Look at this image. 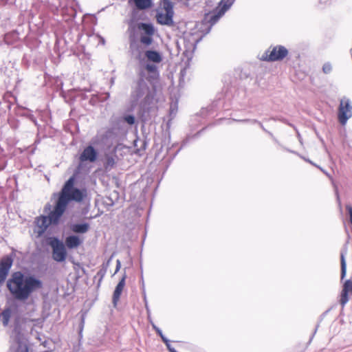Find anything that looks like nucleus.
Masks as SVG:
<instances>
[{
  "instance_id": "6",
  "label": "nucleus",
  "mask_w": 352,
  "mask_h": 352,
  "mask_svg": "<svg viewBox=\"0 0 352 352\" xmlns=\"http://www.w3.org/2000/svg\"><path fill=\"white\" fill-rule=\"evenodd\" d=\"M149 88L147 83L142 79L140 80L132 92L131 97L134 103L139 102L142 99L146 100L149 96Z\"/></svg>"
},
{
  "instance_id": "16",
  "label": "nucleus",
  "mask_w": 352,
  "mask_h": 352,
  "mask_svg": "<svg viewBox=\"0 0 352 352\" xmlns=\"http://www.w3.org/2000/svg\"><path fill=\"white\" fill-rule=\"evenodd\" d=\"M145 56L148 60L155 63H160L162 60L161 54L153 50L146 51L145 52Z\"/></svg>"
},
{
  "instance_id": "32",
  "label": "nucleus",
  "mask_w": 352,
  "mask_h": 352,
  "mask_svg": "<svg viewBox=\"0 0 352 352\" xmlns=\"http://www.w3.org/2000/svg\"><path fill=\"white\" fill-rule=\"evenodd\" d=\"M152 327L155 330V331L157 332V329H159L157 327H156V325L153 323H152Z\"/></svg>"
},
{
  "instance_id": "30",
  "label": "nucleus",
  "mask_w": 352,
  "mask_h": 352,
  "mask_svg": "<svg viewBox=\"0 0 352 352\" xmlns=\"http://www.w3.org/2000/svg\"><path fill=\"white\" fill-rule=\"evenodd\" d=\"M330 0H320V3H322V4H324V3H327V2H329Z\"/></svg>"
},
{
  "instance_id": "7",
  "label": "nucleus",
  "mask_w": 352,
  "mask_h": 352,
  "mask_svg": "<svg viewBox=\"0 0 352 352\" xmlns=\"http://www.w3.org/2000/svg\"><path fill=\"white\" fill-rule=\"evenodd\" d=\"M164 11L157 14V21L162 25H172L173 23V9L171 3L168 1L164 5Z\"/></svg>"
},
{
  "instance_id": "24",
  "label": "nucleus",
  "mask_w": 352,
  "mask_h": 352,
  "mask_svg": "<svg viewBox=\"0 0 352 352\" xmlns=\"http://www.w3.org/2000/svg\"><path fill=\"white\" fill-rule=\"evenodd\" d=\"M157 333L161 337L164 342H168V339L163 335L160 329H157Z\"/></svg>"
},
{
  "instance_id": "10",
  "label": "nucleus",
  "mask_w": 352,
  "mask_h": 352,
  "mask_svg": "<svg viewBox=\"0 0 352 352\" xmlns=\"http://www.w3.org/2000/svg\"><path fill=\"white\" fill-rule=\"evenodd\" d=\"M265 54V56L263 57V60L277 61L283 60L288 54V51L284 46L278 45L269 49Z\"/></svg>"
},
{
  "instance_id": "9",
  "label": "nucleus",
  "mask_w": 352,
  "mask_h": 352,
  "mask_svg": "<svg viewBox=\"0 0 352 352\" xmlns=\"http://www.w3.org/2000/svg\"><path fill=\"white\" fill-rule=\"evenodd\" d=\"M50 246L52 248V257L57 262H63L65 260L67 252L63 242L58 239H53L50 241Z\"/></svg>"
},
{
  "instance_id": "21",
  "label": "nucleus",
  "mask_w": 352,
  "mask_h": 352,
  "mask_svg": "<svg viewBox=\"0 0 352 352\" xmlns=\"http://www.w3.org/2000/svg\"><path fill=\"white\" fill-rule=\"evenodd\" d=\"M332 71V65L330 63H325L322 66V72L326 74H330Z\"/></svg>"
},
{
  "instance_id": "14",
  "label": "nucleus",
  "mask_w": 352,
  "mask_h": 352,
  "mask_svg": "<svg viewBox=\"0 0 352 352\" xmlns=\"http://www.w3.org/2000/svg\"><path fill=\"white\" fill-rule=\"evenodd\" d=\"M129 2L133 3L140 10L150 8L152 6L151 0H129Z\"/></svg>"
},
{
  "instance_id": "34",
  "label": "nucleus",
  "mask_w": 352,
  "mask_h": 352,
  "mask_svg": "<svg viewBox=\"0 0 352 352\" xmlns=\"http://www.w3.org/2000/svg\"><path fill=\"white\" fill-rule=\"evenodd\" d=\"M309 162H310V164H312L313 165L316 166L314 163H312V162L309 161Z\"/></svg>"
},
{
  "instance_id": "15",
  "label": "nucleus",
  "mask_w": 352,
  "mask_h": 352,
  "mask_svg": "<svg viewBox=\"0 0 352 352\" xmlns=\"http://www.w3.org/2000/svg\"><path fill=\"white\" fill-rule=\"evenodd\" d=\"M82 241L78 236L72 235L67 236L65 239V245L69 249H73L78 247Z\"/></svg>"
},
{
  "instance_id": "3",
  "label": "nucleus",
  "mask_w": 352,
  "mask_h": 352,
  "mask_svg": "<svg viewBox=\"0 0 352 352\" xmlns=\"http://www.w3.org/2000/svg\"><path fill=\"white\" fill-rule=\"evenodd\" d=\"M10 352H29L26 338L16 330L11 336Z\"/></svg>"
},
{
  "instance_id": "8",
  "label": "nucleus",
  "mask_w": 352,
  "mask_h": 352,
  "mask_svg": "<svg viewBox=\"0 0 352 352\" xmlns=\"http://www.w3.org/2000/svg\"><path fill=\"white\" fill-rule=\"evenodd\" d=\"M235 0H222L217 8L214 13L208 15L206 19L211 25H214L217 21L225 14V12L230 8Z\"/></svg>"
},
{
  "instance_id": "19",
  "label": "nucleus",
  "mask_w": 352,
  "mask_h": 352,
  "mask_svg": "<svg viewBox=\"0 0 352 352\" xmlns=\"http://www.w3.org/2000/svg\"><path fill=\"white\" fill-rule=\"evenodd\" d=\"M11 314L12 311L10 309L3 310L0 314V318H1L3 324L5 327L8 324Z\"/></svg>"
},
{
  "instance_id": "31",
  "label": "nucleus",
  "mask_w": 352,
  "mask_h": 352,
  "mask_svg": "<svg viewBox=\"0 0 352 352\" xmlns=\"http://www.w3.org/2000/svg\"><path fill=\"white\" fill-rule=\"evenodd\" d=\"M50 208H51V206L50 204H47L45 207V210H50Z\"/></svg>"
},
{
  "instance_id": "17",
  "label": "nucleus",
  "mask_w": 352,
  "mask_h": 352,
  "mask_svg": "<svg viewBox=\"0 0 352 352\" xmlns=\"http://www.w3.org/2000/svg\"><path fill=\"white\" fill-rule=\"evenodd\" d=\"M89 228V225L87 223H76L71 226V230L75 233H86Z\"/></svg>"
},
{
  "instance_id": "13",
  "label": "nucleus",
  "mask_w": 352,
  "mask_h": 352,
  "mask_svg": "<svg viewBox=\"0 0 352 352\" xmlns=\"http://www.w3.org/2000/svg\"><path fill=\"white\" fill-rule=\"evenodd\" d=\"M349 293H352V278L347 280L343 285L340 300L342 307H344L349 301Z\"/></svg>"
},
{
  "instance_id": "18",
  "label": "nucleus",
  "mask_w": 352,
  "mask_h": 352,
  "mask_svg": "<svg viewBox=\"0 0 352 352\" xmlns=\"http://www.w3.org/2000/svg\"><path fill=\"white\" fill-rule=\"evenodd\" d=\"M116 156L113 155H106L105 162L104 164V168L106 170H111L116 164Z\"/></svg>"
},
{
  "instance_id": "5",
  "label": "nucleus",
  "mask_w": 352,
  "mask_h": 352,
  "mask_svg": "<svg viewBox=\"0 0 352 352\" xmlns=\"http://www.w3.org/2000/svg\"><path fill=\"white\" fill-rule=\"evenodd\" d=\"M138 30L141 31L140 41V43L148 46L153 43V36L155 32L154 27L152 24L140 23L138 25Z\"/></svg>"
},
{
  "instance_id": "33",
  "label": "nucleus",
  "mask_w": 352,
  "mask_h": 352,
  "mask_svg": "<svg viewBox=\"0 0 352 352\" xmlns=\"http://www.w3.org/2000/svg\"><path fill=\"white\" fill-rule=\"evenodd\" d=\"M170 352H177L175 349H170Z\"/></svg>"
},
{
  "instance_id": "1",
  "label": "nucleus",
  "mask_w": 352,
  "mask_h": 352,
  "mask_svg": "<svg viewBox=\"0 0 352 352\" xmlns=\"http://www.w3.org/2000/svg\"><path fill=\"white\" fill-rule=\"evenodd\" d=\"M82 198L83 195L81 190L74 187V178L70 177L61 189L54 210L47 217L41 215L35 219L34 232L36 234V236H42L50 225L58 224L70 201L79 202L82 200Z\"/></svg>"
},
{
  "instance_id": "22",
  "label": "nucleus",
  "mask_w": 352,
  "mask_h": 352,
  "mask_svg": "<svg viewBox=\"0 0 352 352\" xmlns=\"http://www.w3.org/2000/svg\"><path fill=\"white\" fill-rule=\"evenodd\" d=\"M123 120L129 125L135 123V117L132 115H127L123 117Z\"/></svg>"
},
{
  "instance_id": "28",
  "label": "nucleus",
  "mask_w": 352,
  "mask_h": 352,
  "mask_svg": "<svg viewBox=\"0 0 352 352\" xmlns=\"http://www.w3.org/2000/svg\"><path fill=\"white\" fill-rule=\"evenodd\" d=\"M318 168H320L325 175H327L329 178H331V176L327 173L324 170H323L321 167L316 166Z\"/></svg>"
},
{
  "instance_id": "2",
  "label": "nucleus",
  "mask_w": 352,
  "mask_h": 352,
  "mask_svg": "<svg viewBox=\"0 0 352 352\" xmlns=\"http://www.w3.org/2000/svg\"><path fill=\"white\" fill-rule=\"evenodd\" d=\"M7 287L16 300L25 301L33 292L43 287V283L34 276H25L17 272L8 280Z\"/></svg>"
},
{
  "instance_id": "25",
  "label": "nucleus",
  "mask_w": 352,
  "mask_h": 352,
  "mask_svg": "<svg viewBox=\"0 0 352 352\" xmlns=\"http://www.w3.org/2000/svg\"><path fill=\"white\" fill-rule=\"evenodd\" d=\"M346 210L349 212V217H350V222L352 224V206H346Z\"/></svg>"
},
{
  "instance_id": "23",
  "label": "nucleus",
  "mask_w": 352,
  "mask_h": 352,
  "mask_svg": "<svg viewBox=\"0 0 352 352\" xmlns=\"http://www.w3.org/2000/svg\"><path fill=\"white\" fill-rule=\"evenodd\" d=\"M146 69L150 72H155L157 69V67L153 64H146Z\"/></svg>"
},
{
  "instance_id": "27",
  "label": "nucleus",
  "mask_w": 352,
  "mask_h": 352,
  "mask_svg": "<svg viewBox=\"0 0 352 352\" xmlns=\"http://www.w3.org/2000/svg\"><path fill=\"white\" fill-rule=\"evenodd\" d=\"M167 346V349H168V351H170V349H174L173 347L171 346V345L170 344V342H169V340H168V342H164Z\"/></svg>"
},
{
  "instance_id": "26",
  "label": "nucleus",
  "mask_w": 352,
  "mask_h": 352,
  "mask_svg": "<svg viewBox=\"0 0 352 352\" xmlns=\"http://www.w3.org/2000/svg\"><path fill=\"white\" fill-rule=\"evenodd\" d=\"M120 267H121V263H120V260H117L116 268L115 273H117L120 270Z\"/></svg>"
},
{
  "instance_id": "4",
  "label": "nucleus",
  "mask_w": 352,
  "mask_h": 352,
  "mask_svg": "<svg viewBox=\"0 0 352 352\" xmlns=\"http://www.w3.org/2000/svg\"><path fill=\"white\" fill-rule=\"evenodd\" d=\"M352 116V105L347 98H343L340 101L338 117L342 125H344Z\"/></svg>"
},
{
  "instance_id": "20",
  "label": "nucleus",
  "mask_w": 352,
  "mask_h": 352,
  "mask_svg": "<svg viewBox=\"0 0 352 352\" xmlns=\"http://www.w3.org/2000/svg\"><path fill=\"white\" fill-rule=\"evenodd\" d=\"M346 254V251H342L340 255L341 260V279H343L346 273V264L345 261V254Z\"/></svg>"
},
{
  "instance_id": "11",
  "label": "nucleus",
  "mask_w": 352,
  "mask_h": 352,
  "mask_svg": "<svg viewBox=\"0 0 352 352\" xmlns=\"http://www.w3.org/2000/svg\"><path fill=\"white\" fill-rule=\"evenodd\" d=\"M97 152L92 146H87L80 155L79 160L80 162H94L97 158Z\"/></svg>"
},
{
  "instance_id": "29",
  "label": "nucleus",
  "mask_w": 352,
  "mask_h": 352,
  "mask_svg": "<svg viewBox=\"0 0 352 352\" xmlns=\"http://www.w3.org/2000/svg\"><path fill=\"white\" fill-rule=\"evenodd\" d=\"M318 168H320L325 175H327L329 178H331V176L327 173L324 170H323L321 167L316 166Z\"/></svg>"
},
{
  "instance_id": "12",
  "label": "nucleus",
  "mask_w": 352,
  "mask_h": 352,
  "mask_svg": "<svg viewBox=\"0 0 352 352\" xmlns=\"http://www.w3.org/2000/svg\"><path fill=\"white\" fill-rule=\"evenodd\" d=\"M126 278V275L124 274L122 277L121 280L118 283L116 289L113 292L112 302L114 307L117 306V304L120 298V296L123 291V289L125 286V280Z\"/></svg>"
}]
</instances>
